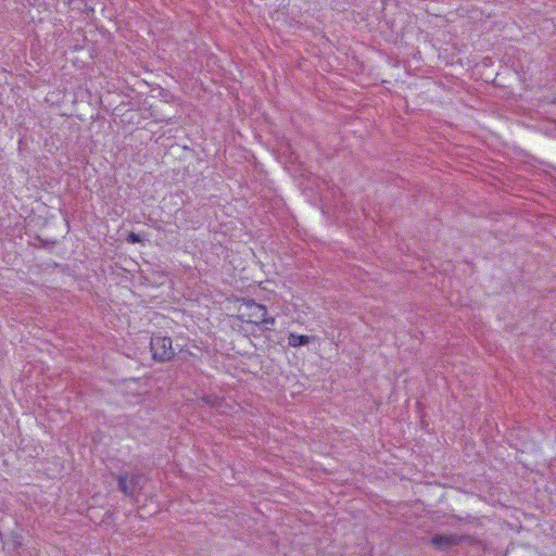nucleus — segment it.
<instances>
[{
  "label": "nucleus",
  "instance_id": "obj_1",
  "mask_svg": "<svg viewBox=\"0 0 556 556\" xmlns=\"http://www.w3.org/2000/svg\"><path fill=\"white\" fill-rule=\"evenodd\" d=\"M240 318L242 321L254 325H274L275 318L267 317L266 306L257 304L253 300L244 301L239 307Z\"/></svg>",
  "mask_w": 556,
  "mask_h": 556
},
{
  "label": "nucleus",
  "instance_id": "obj_2",
  "mask_svg": "<svg viewBox=\"0 0 556 556\" xmlns=\"http://www.w3.org/2000/svg\"><path fill=\"white\" fill-rule=\"evenodd\" d=\"M144 477L139 471L123 472L117 476V489L129 498H136L143 489Z\"/></svg>",
  "mask_w": 556,
  "mask_h": 556
},
{
  "label": "nucleus",
  "instance_id": "obj_3",
  "mask_svg": "<svg viewBox=\"0 0 556 556\" xmlns=\"http://www.w3.org/2000/svg\"><path fill=\"white\" fill-rule=\"evenodd\" d=\"M152 358L159 363H166L174 358L175 352L169 337L152 336L150 340Z\"/></svg>",
  "mask_w": 556,
  "mask_h": 556
},
{
  "label": "nucleus",
  "instance_id": "obj_4",
  "mask_svg": "<svg viewBox=\"0 0 556 556\" xmlns=\"http://www.w3.org/2000/svg\"><path fill=\"white\" fill-rule=\"evenodd\" d=\"M465 541L471 543L472 538L458 534H435L431 539V544L440 551L447 552L453 546L459 545Z\"/></svg>",
  "mask_w": 556,
  "mask_h": 556
},
{
  "label": "nucleus",
  "instance_id": "obj_5",
  "mask_svg": "<svg viewBox=\"0 0 556 556\" xmlns=\"http://www.w3.org/2000/svg\"><path fill=\"white\" fill-rule=\"evenodd\" d=\"M314 340L313 337L305 336V334H296V333H289L288 336V344L292 348H299L302 345H306L309 342Z\"/></svg>",
  "mask_w": 556,
  "mask_h": 556
},
{
  "label": "nucleus",
  "instance_id": "obj_6",
  "mask_svg": "<svg viewBox=\"0 0 556 556\" xmlns=\"http://www.w3.org/2000/svg\"><path fill=\"white\" fill-rule=\"evenodd\" d=\"M127 241L130 243H137V242H140L141 239H140L139 235H137L135 232H130L127 237Z\"/></svg>",
  "mask_w": 556,
  "mask_h": 556
},
{
  "label": "nucleus",
  "instance_id": "obj_7",
  "mask_svg": "<svg viewBox=\"0 0 556 556\" xmlns=\"http://www.w3.org/2000/svg\"><path fill=\"white\" fill-rule=\"evenodd\" d=\"M203 401H204L206 404L215 405V401H216V399L211 400V399L207 396V397H203Z\"/></svg>",
  "mask_w": 556,
  "mask_h": 556
}]
</instances>
